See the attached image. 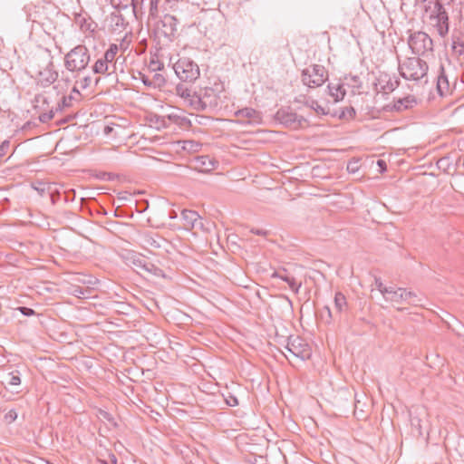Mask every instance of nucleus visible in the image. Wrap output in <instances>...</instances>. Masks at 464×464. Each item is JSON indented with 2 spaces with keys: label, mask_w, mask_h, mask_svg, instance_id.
Wrapping results in <instances>:
<instances>
[{
  "label": "nucleus",
  "mask_w": 464,
  "mask_h": 464,
  "mask_svg": "<svg viewBox=\"0 0 464 464\" xmlns=\"http://www.w3.org/2000/svg\"><path fill=\"white\" fill-rule=\"evenodd\" d=\"M149 208V202L148 200H141L140 202L136 203V210L140 213L144 212Z\"/></svg>",
  "instance_id": "nucleus-50"
},
{
  "label": "nucleus",
  "mask_w": 464,
  "mask_h": 464,
  "mask_svg": "<svg viewBox=\"0 0 464 464\" xmlns=\"http://www.w3.org/2000/svg\"><path fill=\"white\" fill-rule=\"evenodd\" d=\"M143 271L149 272L156 276L161 277L164 276L163 270L157 267L154 264L148 262L146 264L145 269Z\"/></svg>",
  "instance_id": "nucleus-33"
},
{
  "label": "nucleus",
  "mask_w": 464,
  "mask_h": 464,
  "mask_svg": "<svg viewBox=\"0 0 464 464\" xmlns=\"http://www.w3.org/2000/svg\"><path fill=\"white\" fill-rule=\"evenodd\" d=\"M178 78L185 83H193L200 76L198 65L188 57L179 58L173 65Z\"/></svg>",
  "instance_id": "nucleus-3"
},
{
  "label": "nucleus",
  "mask_w": 464,
  "mask_h": 464,
  "mask_svg": "<svg viewBox=\"0 0 464 464\" xmlns=\"http://www.w3.org/2000/svg\"><path fill=\"white\" fill-rule=\"evenodd\" d=\"M450 84L448 81V77L445 73V69L443 64L440 65L439 74L437 77V91L440 96H445L449 92Z\"/></svg>",
  "instance_id": "nucleus-17"
},
{
  "label": "nucleus",
  "mask_w": 464,
  "mask_h": 464,
  "mask_svg": "<svg viewBox=\"0 0 464 464\" xmlns=\"http://www.w3.org/2000/svg\"><path fill=\"white\" fill-rule=\"evenodd\" d=\"M75 23L80 26L82 31H92L91 28L92 24L89 22V18H86L81 14L75 15Z\"/></svg>",
  "instance_id": "nucleus-28"
},
{
  "label": "nucleus",
  "mask_w": 464,
  "mask_h": 464,
  "mask_svg": "<svg viewBox=\"0 0 464 464\" xmlns=\"http://www.w3.org/2000/svg\"><path fill=\"white\" fill-rule=\"evenodd\" d=\"M32 188L37 191V193L43 197L45 193L51 192L52 185L49 183L37 181L32 184Z\"/></svg>",
  "instance_id": "nucleus-26"
},
{
  "label": "nucleus",
  "mask_w": 464,
  "mask_h": 464,
  "mask_svg": "<svg viewBox=\"0 0 464 464\" xmlns=\"http://www.w3.org/2000/svg\"><path fill=\"white\" fill-rule=\"evenodd\" d=\"M416 104V98L413 95H408L394 101L393 110L396 111H402L408 109H411Z\"/></svg>",
  "instance_id": "nucleus-19"
},
{
  "label": "nucleus",
  "mask_w": 464,
  "mask_h": 464,
  "mask_svg": "<svg viewBox=\"0 0 464 464\" xmlns=\"http://www.w3.org/2000/svg\"><path fill=\"white\" fill-rule=\"evenodd\" d=\"M356 114V111L353 107L349 106L343 109L341 111L339 118L340 119H353Z\"/></svg>",
  "instance_id": "nucleus-36"
},
{
  "label": "nucleus",
  "mask_w": 464,
  "mask_h": 464,
  "mask_svg": "<svg viewBox=\"0 0 464 464\" xmlns=\"http://www.w3.org/2000/svg\"><path fill=\"white\" fill-rule=\"evenodd\" d=\"M108 460L98 459V461L102 464H118L117 457L112 452H108Z\"/></svg>",
  "instance_id": "nucleus-44"
},
{
  "label": "nucleus",
  "mask_w": 464,
  "mask_h": 464,
  "mask_svg": "<svg viewBox=\"0 0 464 464\" xmlns=\"http://www.w3.org/2000/svg\"><path fill=\"white\" fill-rule=\"evenodd\" d=\"M411 426L414 427L418 430L419 435H422L420 419H419L418 417H412L411 419Z\"/></svg>",
  "instance_id": "nucleus-48"
},
{
  "label": "nucleus",
  "mask_w": 464,
  "mask_h": 464,
  "mask_svg": "<svg viewBox=\"0 0 464 464\" xmlns=\"http://www.w3.org/2000/svg\"><path fill=\"white\" fill-rule=\"evenodd\" d=\"M91 82H92V77L91 76H85L81 81V87L82 89H86V88H88L90 86Z\"/></svg>",
  "instance_id": "nucleus-58"
},
{
  "label": "nucleus",
  "mask_w": 464,
  "mask_h": 464,
  "mask_svg": "<svg viewBox=\"0 0 464 464\" xmlns=\"http://www.w3.org/2000/svg\"><path fill=\"white\" fill-rule=\"evenodd\" d=\"M201 144L193 140H184L182 149L188 151H198Z\"/></svg>",
  "instance_id": "nucleus-35"
},
{
  "label": "nucleus",
  "mask_w": 464,
  "mask_h": 464,
  "mask_svg": "<svg viewBox=\"0 0 464 464\" xmlns=\"http://www.w3.org/2000/svg\"><path fill=\"white\" fill-rule=\"evenodd\" d=\"M428 63L420 57H409L402 63H399V72L405 80L419 81L428 73Z\"/></svg>",
  "instance_id": "nucleus-1"
},
{
  "label": "nucleus",
  "mask_w": 464,
  "mask_h": 464,
  "mask_svg": "<svg viewBox=\"0 0 464 464\" xmlns=\"http://www.w3.org/2000/svg\"><path fill=\"white\" fill-rule=\"evenodd\" d=\"M276 119L285 127L296 130L307 123L304 117L298 115L289 108H281L276 113Z\"/></svg>",
  "instance_id": "nucleus-8"
},
{
  "label": "nucleus",
  "mask_w": 464,
  "mask_h": 464,
  "mask_svg": "<svg viewBox=\"0 0 464 464\" xmlns=\"http://www.w3.org/2000/svg\"><path fill=\"white\" fill-rule=\"evenodd\" d=\"M334 307L339 313L345 312L348 308L346 297L341 292H337L334 295Z\"/></svg>",
  "instance_id": "nucleus-24"
},
{
  "label": "nucleus",
  "mask_w": 464,
  "mask_h": 464,
  "mask_svg": "<svg viewBox=\"0 0 464 464\" xmlns=\"http://www.w3.org/2000/svg\"><path fill=\"white\" fill-rule=\"evenodd\" d=\"M111 5L114 8L121 10H128L130 5H133L134 0H111Z\"/></svg>",
  "instance_id": "nucleus-31"
},
{
  "label": "nucleus",
  "mask_w": 464,
  "mask_h": 464,
  "mask_svg": "<svg viewBox=\"0 0 464 464\" xmlns=\"http://www.w3.org/2000/svg\"><path fill=\"white\" fill-rule=\"evenodd\" d=\"M201 98H204V100H207L208 102L211 101L213 103H215L213 106L217 104L214 90L211 88L206 89L204 94H201Z\"/></svg>",
  "instance_id": "nucleus-40"
},
{
  "label": "nucleus",
  "mask_w": 464,
  "mask_h": 464,
  "mask_svg": "<svg viewBox=\"0 0 464 464\" xmlns=\"http://www.w3.org/2000/svg\"><path fill=\"white\" fill-rule=\"evenodd\" d=\"M437 167L442 169L444 172L450 173V169L456 170V167H453L452 161L450 156H444L437 161Z\"/></svg>",
  "instance_id": "nucleus-25"
},
{
  "label": "nucleus",
  "mask_w": 464,
  "mask_h": 464,
  "mask_svg": "<svg viewBox=\"0 0 464 464\" xmlns=\"http://www.w3.org/2000/svg\"><path fill=\"white\" fill-rule=\"evenodd\" d=\"M309 106L314 110L317 113H321V114H326V112L324 111V109L316 102V101H312L311 103L309 104Z\"/></svg>",
  "instance_id": "nucleus-51"
},
{
  "label": "nucleus",
  "mask_w": 464,
  "mask_h": 464,
  "mask_svg": "<svg viewBox=\"0 0 464 464\" xmlns=\"http://www.w3.org/2000/svg\"><path fill=\"white\" fill-rule=\"evenodd\" d=\"M215 25H219V23H216L215 21H212L211 23H209L208 26H206L205 34H208L209 37L216 35Z\"/></svg>",
  "instance_id": "nucleus-45"
},
{
  "label": "nucleus",
  "mask_w": 464,
  "mask_h": 464,
  "mask_svg": "<svg viewBox=\"0 0 464 464\" xmlns=\"http://www.w3.org/2000/svg\"><path fill=\"white\" fill-rule=\"evenodd\" d=\"M160 0H150V13L151 15H154L158 12V4Z\"/></svg>",
  "instance_id": "nucleus-55"
},
{
  "label": "nucleus",
  "mask_w": 464,
  "mask_h": 464,
  "mask_svg": "<svg viewBox=\"0 0 464 464\" xmlns=\"http://www.w3.org/2000/svg\"><path fill=\"white\" fill-rule=\"evenodd\" d=\"M176 93L188 103V105L196 111H206L208 108L213 107L215 103L211 101L208 102L201 94H198L188 87L187 84L179 83L176 86Z\"/></svg>",
  "instance_id": "nucleus-5"
},
{
  "label": "nucleus",
  "mask_w": 464,
  "mask_h": 464,
  "mask_svg": "<svg viewBox=\"0 0 464 464\" xmlns=\"http://www.w3.org/2000/svg\"><path fill=\"white\" fill-rule=\"evenodd\" d=\"M11 143L9 140H4L0 145V164L5 161V157L10 150Z\"/></svg>",
  "instance_id": "nucleus-37"
},
{
  "label": "nucleus",
  "mask_w": 464,
  "mask_h": 464,
  "mask_svg": "<svg viewBox=\"0 0 464 464\" xmlns=\"http://www.w3.org/2000/svg\"><path fill=\"white\" fill-rule=\"evenodd\" d=\"M16 310L24 316H32L35 314V311L34 309L26 306H19L16 308Z\"/></svg>",
  "instance_id": "nucleus-47"
},
{
  "label": "nucleus",
  "mask_w": 464,
  "mask_h": 464,
  "mask_svg": "<svg viewBox=\"0 0 464 464\" xmlns=\"http://www.w3.org/2000/svg\"><path fill=\"white\" fill-rule=\"evenodd\" d=\"M92 72L97 74L108 75L115 72L116 64H107L102 58L98 59L92 65Z\"/></svg>",
  "instance_id": "nucleus-20"
},
{
  "label": "nucleus",
  "mask_w": 464,
  "mask_h": 464,
  "mask_svg": "<svg viewBox=\"0 0 464 464\" xmlns=\"http://www.w3.org/2000/svg\"><path fill=\"white\" fill-rule=\"evenodd\" d=\"M69 83H70L69 80L61 79V80L57 81V83L55 85H53V90H55L57 92V94L63 93L68 90Z\"/></svg>",
  "instance_id": "nucleus-34"
},
{
  "label": "nucleus",
  "mask_w": 464,
  "mask_h": 464,
  "mask_svg": "<svg viewBox=\"0 0 464 464\" xmlns=\"http://www.w3.org/2000/svg\"><path fill=\"white\" fill-rule=\"evenodd\" d=\"M163 27L166 29L165 34L174 35L177 32V26L179 24L178 19L171 14H166L162 20Z\"/></svg>",
  "instance_id": "nucleus-21"
},
{
  "label": "nucleus",
  "mask_w": 464,
  "mask_h": 464,
  "mask_svg": "<svg viewBox=\"0 0 464 464\" xmlns=\"http://www.w3.org/2000/svg\"><path fill=\"white\" fill-rule=\"evenodd\" d=\"M329 94L334 98V102L342 101L345 94L346 91L343 88V84H328Z\"/></svg>",
  "instance_id": "nucleus-22"
},
{
  "label": "nucleus",
  "mask_w": 464,
  "mask_h": 464,
  "mask_svg": "<svg viewBox=\"0 0 464 464\" xmlns=\"http://www.w3.org/2000/svg\"><path fill=\"white\" fill-rule=\"evenodd\" d=\"M285 349L295 357L301 361L311 358L312 349L310 345L300 336H289L286 341Z\"/></svg>",
  "instance_id": "nucleus-7"
},
{
  "label": "nucleus",
  "mask_w": 464,
  "mask_h": 464,
  "mask_svg": "<svg viewBox=\"0 0 464 464\" xmlns=\"http://www.w3.org/2000/svg\"><path fill=\"white\" fill-rule=\"evenodd\" d=\"M400 85V80L395 76H391L387 73L381 74L378 78L377 86L381 92L390 93L393 92Z\"/></svg>",
  "instance_id": "nucleus-10"
},
{
  "label": "nucleus",
  "mask_w": 464,
  "mask_h": 464,
  "mask_svg": "<svg viewBox=\"0 0 464 464\" xmlns=\"http://www.w3.org/2000/svg\"><path fill=\"white\" fill-rule=\"evenodd\" d=\"M384 293H386V295H384V298L386 301H390L394 304H402L405 303V288H394L392 286H389V289H384Z\"/></svg>",
  "instance_id": "nucleus-14"
},
{
  "label": "nucleus",
  "mask_w": 464,
  "mask_h": 464,
  "mask_svg": "<svg viewBox=\"0 0 464 464\" xmlns=\"http://www.w3.org/2000/svg\"><path fill=\"white\" fill-rule=\"evenodd\" d=\"M377 165L381 168L382 171L386 170L387 165L383 160H378Z\"/></svg>",
  "instance_id": "nucleus-62"
},
{
  "label": "nucleus",
  "mask_w": 464,
  "mask_h": 464,
  "mask_svg": "<svg viewBox=\"0 0 464 464\" xmlns=\"http://www.w3.org/2000/svg\"><path fill=\"white\" fill-rule=\"evenodd\" d=\"M53 65L52 63L39 73V82L42 86H49L54 83L58 78V72L53 69Z\"/></svg>",
  "instance_id": "nucleus-13"
},
{
  "label": "nucleus",
  "mask_w": 464,
  "mask_h": 464,
  "mask_svg": "<svg viewBox=\"0 0 464 464\" xmlns=\"http://www.w3.org/2000/svg\"><path fill=\"white\" fill-rule=\"evenodd\" d=\"M82 94L78 91L77 87H73L69 95H63L61 101L58 102L55 111H63L65 108H70L73 105L74 102L81 101Z\"/></svg>",
  "instance_id": "nucleus-11"
},
{
  "label": "nucleus",
  "mask_w": 464,
  "mask_h": 464,
  "mask_svg": "<svg viewBox=\"0 0 464 464\" xmlns=\"http://www.w3.org/2000/svg\"><path fill=\"white\" fill-rule=\"evenodd\" d=\"M50 194L52 204L54 205L60 198V193L59 191L53 190L51 188V192H48Z\"/></svg>",
  "instance_id": "nucleus-56"
},
{
  "label": "nucleus",
  "mask_w": 464,
  "mask_h": 464,
  "mask_svg": "<svg viewBox=\"0 0 464 464\" xmlns=\"http://www.w3.org/2000/svg\"><path fill=\"white\" fill-rule=\"evenodd\" d=\"M181 219L185 229H203L202 218L194 210L183 209L181 212Z\"/></svg>",
  "instance_id": "nucleus-9"
},
{
  "label": "nucleus",
  "mask_w": 464,
  "mask_h": 464,
  "mask_svg": "<svg viewBox=\"0 0 464 464\" xmlns=\"http://www.w3.org/2000/svg\"><path fill=\"white\" fill-rule=\"evenodd\" d=\"M442 13L446 14L447 11H446L443 4L440 1L437 0L434 4V8H433V11L430 14V15H440V14H442Z\"/></svg>",
  "instance_id": "nucleus-39"
},
{
  "label": "nucleus",
  "mask_w": 464,
  "mask_h": 464,
  "mask_svg": "<svg viewBox=\"0 0 464 464\" xmlns=\"http://www.w3.org/2000/svg\"><path fill=\"white\" fill-rule=\"evenodd\" d=\"M140 80L143 82L144 85L148 87H151V81L149 76L146 74L140 72Z\"/></svg>",
  "instance_id": "nucleus-57"
},
{
  "label": "nucleus",
  "mask_w": 464,
  "mask_h": 464,
  "mask_svg": "<svg viewBox=\"0 0 464 464\" xmlns=\"http://www.w3.org/2000/svg\"><path fill=\"white\" fill-rule=\"evenodd\" d=\"M74 198H75V190L74 189H70L68 191L65 192V199L68 201V200H74Z\"/></svg>",
  "instance_id": "nucleus-61"
},
{
  "label": "nucleus",
  "mask_w": 464,
  "mask_h": 464,
  "mask_svg": "<svg viewBox=\"0 0 464 464\" xmlns=\"http://www.w3.org/2000/svg\"><path fill=\"white\" fill-rule=\"evenodd\" d=\"M4 383H5V388L11 390L12 392L19 393L20 391L17 388L21 384V374L18 370H14L10 372H7L4 375Z\"/></svg>",
  "instance_id": "nucleus-12"
},
{
  "label": "nucleus",
  "mask_w": 464,
  "mask_h": 464,
  "mask_svg": "<svg viewBox=\"0 0 464 464\" xmlns=\"http://www.w3.org/2000/svg\"><path fill=\"white\" fill-rule=\"evenodd\" d=\"M250 232L252 234H255V235H257V236H262V237H266V236L268 235V231L267 230L259 229V228H251Z\"/></svg>",
  "instance_id": "nucleus-59"
},
{
  "label": "nucleus",
  "mask_w": 464,
  "mask_h": 464,
  "mask_svg": "<svg viewBox=\"0 0 464 464\" xmlns=\"http://www.w3.org/2000/svg\"><path fill=\"white\" fill-rule=\"evenodd\" d=\"M112 130H113V127L107 125L104 127L103 133L105 135H110L112 132Z\"/></svg>",
  "instance_id": "nucleus-63"
},
{
  "label": "nucleus",
  "mask_w": 464,
  "mask_h": 464,
  "mask_svg": "<svg viewBox=\"0 0 464 464\" xmlns=\"http://www.w3.org/2000/svg\"><path fill=\"white\" fill-rule=\"evenodd\" d=\"M131 262L137 268L141 270L145 269L147 264V261L140 256H134Z\"/></svg>",
  "instance_id": "nucleus-41"
},
{
  "label": "nucleus",
  "mask_w": 464,
  "mask_h": 464,
  "mask_svg": "<svg viewBox=\"0 0 464 464\" xmlns=\"http://www.w3.org/2000/svg\"><path fill=\"white\" fill-rule=\"evenodd\" d=\"M430 19L435 21L433 24L440 36H445L449 32V15L448 13L440 15H430Z\"/></svg>",
  "instance_id": "nucleus-16"
},
{
  "label": "nucleus",
  "mask_w": 464,
  "mask_h": 464,
  "mask_svg": "<svg viewBox=\"0 0 464 464\" xmlns=\"http://www.w3.org/2000/svg\"><path fill=\"white\" fill-rule=\"evenodd\" d=\"M164 240L162 238H153V237H150L148 240H147V243L152 246V247H155V248H160L161 246V242H163Z\"/></svg>",
  "instance_id": "nucleus-52"
},
{
  "label": "nucleus",
  "mask_w": 464,
  "mask_h": 464,
  "mask_svg": "<svg viewBox=\"0 0 464 464\" xmlns=\"http://www.w3.org/2000/svg\"><path fill=\"white\" fill-rule=\"evenodd\" d=\"M78 281L82 283V284H85V285H93L97 280H96V278L89 276L86 278L79 279Z\"/></svg>",
  "instance_id": "nucleus-60"
},
{
  "label": "nucleus",
  "mask_w": 464,
  "mask_h": 464,
  "mask_svg": "<svg viewBox=\"0 0 464 464\" xmlns=\"http://www.w3.org/2000/svg\"><path fill=\"white\" fill-rule=\"evenodd\" d=\"M54 111L51 110L48 112H44L39 115V121L43 123H46L53 118Z\"/></svg>",
  "instance_id": "nucleus-42"
},
{
  "label": "nucleus",
  "mask_w": 464,
  "mask_h": 464,
  "mask_svg": "<svg viewBox=\"0 0 464 464\" xmlns=\"http://www.w3.org/2000/svg\"><path fill=\"white\" fill-rule=\"evenodd\" d=\"M453 50L459 55L464 53V43L461 41H454L452 44Z\"/></svg>",
  "instance_id": "nucleus-46"
},
{
  "label": "nucleus",
  "mask_w": 464,
  "mask_h": 464,
  "mask_svg": "<svg viewBox=\"0 0 464 464\" xmlns=\"http://www.w3.org/2000/svg\"><path fill=\"white\" fill-rule=\"evenodd\" d=\"M408 45L411 53L417 56H428L433 53V41L428 34L417 31L410 34Z\"/></svg>",
  "instance_id": "nucleus-4"
},
{
  "label": "nucleus",
  "mask_w": 464,
  "mask_h": 464,
  "mask_svg": "<svg viewBox=\"0 0 464 464\" xmlns=\"http://www.w3.org/2000/svg\"><path fill=\"white\" fill-rule=\"evenodd\" d=\"M91 293L89 288H83L79 285L71 286V294L78 298H87Z\"/></svg>",
  "instance_id": "nucleus-29"
},
{
  "label": "nucleus",
  "mask_w": 464,
  "mask_h": 464,
  "mask_svg": "<svg viewBox=\"0 0 464 464\" xmlns=\"http://www.w3.org/2000/svg\"><path fill=\"white\" fill-rule=\"evenodd\" d=\"M374 285L383 296L386 295V293H384V289H389V286H384L381 278L375 277Z\"/></svg>",
  "instance_id": "nucleus-49"
},
{
  "label": "nucleus",
  "mask_w": 464,
  "mask_h": 464,
  "mask_svg": "<svg viewBox=\"0 0 464 464\" xmlns=\"http://www.w3.org/2000/svg\"><path fill=\"white\" fill-rule=\"evenodd\" d=\"M235 115L240 119H247L246 123H257L261 121L260 112L250 107L237 111Z\"/></svg>",
  "instance_id": "nucleus-15"
},
{
  "label": "nucleus",
  "mask_w": 464,
  "mask_h": 464,
  "mask_svg": "<svg viewBox=\"0 0 464 464\" xmlns=\"http://www.w3.org/2000/svg\"><path fill=\"white\" fill-rule=\"evenodd\" d=\"M257 459H262V457L253 456L252 459H249L251 464H257Z\"/></svg>",
  "instance_id": "nucleus-64"
},
{
  "label": "nucleus",
  "mask_w": 464,
  "mask_h": 464,
  "mask_svg": "<svg viewBox=\"0 0 464 464\" xmlns=\"http://www.w3.org/2000/svg\"><path fill=\"white\" fill-rule=\"evenodd\" d=\"M119 51L117 44H111L108 50L101 57L107 64H116L114 63L115 56Z\"/></svg>",
  "instance_id": "nucleus-23"
},
{
  "label": "nucleus",
  "mask_w": 464,
  "mask_h": 464,
  "mask_svg": "<svg viewBox=\"0 0 464 464\" xmlns=\"http://www.w3.org/2000/svg\"><path fill=\"white\" fill-rule=\"evenodd\" d=\"M272 277L280 278L281 280L285 281L288 284L290 289L294 291L295 293H298L302 284L299 282L297 283L295 278L293 276H290L285 269H283L282 271H276L273 273Z\"/></svg>",
  "instance_id": "nucleus-18"
},
{
  "label": "nucleus",
  "mask_w": 464,
  "mask_h": 464,
  "mask_svg": "<svg viewBox=\"0 0 464 464\" xmlns=\"http://www.w3.org/2000/svg\"><path fill=\"white\" fill-rule=\"evenodd\" d=\"M404 295H407V296H405L406 297L405 303H407L408 304L415 305V306L421 305L422 298L419 297L416 295V293H414L412 291H407V289H405Z\"/></svg>",
  "instance_id": "nucleus-27"
},
{
  "label": "nucleus",
  "mask_w": 464,
  "mask_h": 464,
  "mask_svg": "<svg viewBox=\"0 0 464 464\" xmlns=\"http://www.w3.org/2000/svg\"><path fill=\"white\" fill-rule=\"evenodd\" d=\"M89 50L85 45L79 44L68 52L64 56V66L70 72H82L90 63Z\"/></svg>",
  "instance_id": "nucleus-2"
},
{
  "label": "nucleus",
  "mask_w": 464,
  "mask_h": 464,
  "mask_svg": "<svg viewBox=\"0 0 464 464\" xmlns=\"http://www.w3.org/2000/svg\"><path fill=\"white\" fill-rule=\"evenodd\" d=\"M17 419V412L14 409L10 410L5 415V420L7 423H12Z\"/></svg>",
  "instance_id": "nucleus-43"
},
{
  "label": "nucleus",
  "mask_w": 464,
  "mask_h": 464,
  "mask_svg": "<svg viewBox=\"0 0 464 464\" xmlns=\"http://www.w3.org/2000/svg\"><path fill=\"white\" fill-rule=\"evenodd\" d=\"M198 166L204 168L205 170H210L215 167V162L208 156H200L196 159Z\"/></svg>",
  "instance_id": "nucleus-30"
},
{
  "label": "nucleus",
  "mask_w": 464,
  "mask_h": 464,
  "mask_svg": "<svg viewBox=\"0 0 464 464\" xmlns=\"http://www.w3.org/2000/svg\"><path fill=\"white\" fill-rule=\"evenodd\" d=\"M161 68H163V64L161 63H160L159 61H154V60H151L150 63V69L152 71V72H157V71H160Z\"/></svg>",
  "instance_id": "nucleus-54"
},
{
  "label": "nucleus",
  "mask_w": 464,
  "mask_h": 464,
  "mask_svg": "<svg viewBox=\"0 0 464 464\" xmlns=\"http://www.w3.org/2000/svg\"><path fill=\"white\" fill-rule=\"evenodd\" d=\"M140 0H134V5H130L129 11L131 13L132 15L135 16L136 19L139 18V3Z\"/></svg>",
  "instance_id": "nucleus-53"
},
{
  "label": "nucleus",
  "mask_w": 464,
  "mask_h": 464,
  "mask_svg": "<svg viewBox=\"0 0 464 464\" xmlns=\"http://www.w3.org/2000/svg\"><path fill=\"white\" fill-rule=\"evenodd\" d=\"M327 79V72L323 65L314 64L302 72V82L310 88L322 86Z\"/></svg>",
  "instance_id": "nucleus-6"
},
{
  "label": "nucleus",
  "mask_w": 464,
  "mask_h": 464,
  "mask_svg": "<svg viewBox=\"0 0 464 464\" xmlns=\"http://www.w3.org/2000/svg\"><path fill=\"white\" fill-rule=\"evenodd\" d=\"M225 400V402L229 407H235L238 405V400L236 396L231 394L230 392H227V394H222Z\"/></svg>",
  "instance_id": "nucleus-38"
},
{
  "label": "nucleus",
  "mask_w": 464,
  "mask_h": 464,
  "mask_svg": "<svg viewBox=\"0 0 464 464\" xmlns=\"http://www.w3.org/2000/svg\"><path fill=\"white\" fill-rule=\"evenodd\" d=\"M150 81H151V88H162L165 83H166V80L164 78V76L159 72H155L152 77L150 78Z\"/></svg>",
  "instance_id": "nucleus-32"
}]
</instances>
